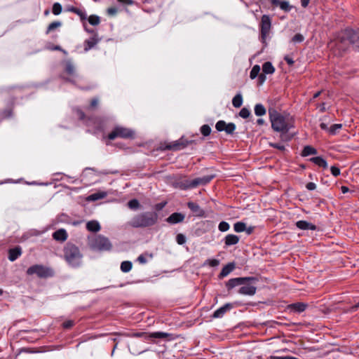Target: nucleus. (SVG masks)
I'll return each instance as SVG.
<instances>
[{"label": "nucleus", "mask_w": 359, "mask_h": 359, "mask_svg": "<svg viewBox=\"0 0 359 359\" xmlns=\"http://www.w3.org/2000/svg\"><path fill=\"white\" fill-rule=\"evenodd\" d=\"M218 131H225L226 134L232 135L236 130V125L233 123H226L224 121H219L215 125Z\"/></svg>", "instance_id": "obj_12"}, {"label": "nucleus", "mask_w": 359, "mask_h": 359, "mask_svg": "<svg viewBox=\"0 0 359 359\" xmlns=\"http://www.w3.org/2000/svg\"><path fill=\"white\" fill-rule=\"evenodd\" d=\"M108 13L110 14V15H114L115 13H116V9L115 8H108Z\"/></svg>", "instance_id": "obj_57"}, {"label": "nucleus", "mask_w": 359, "mask_h": 359, "mask_svg": "<svg viewBox=\"0 0 359 359\" xmlns=\"http://www.w3.org/2000/svg\"><path fill=\"white\" fill-rule=\"evenodd\" d=\"M107 193L105 191H99L97 193H94L88 196L87 200L89 201H95L99 199L104 198L107 196Z\"/></svg>", "instance_id": "obj_27"}, {"label": "nucleus", "mask_w": 359, "mask_h": 359, "mask_svg": "<svg viewBox=\"0 0 359 359\" xmlns=\"http://www.w3.org/2000/svg\"><path fill=\"white\" fill-rule=\"evenodd\" d=\"M65 71H66V72L69 75H70L72 76H76L74 66L72 64V62H70V61H67L66 62V63H65Z\"/></svg>", "instance_id": "obj_30"}, {"label": "nucleus", "mask_w": 359, "mask_h": 359, "mask_svg": "<svg viewBox=\"0 0 359 359\" xmlns=\"http://www.w3.org/2000/svg\"><path fill=\"white\" fill-rule=\"evenodd\" d=\"M310 161L318 165L319 167H322L323 168H327V161L323 158L321 156H316L310 158Z\"/></svg>", "instance_id": "obj_26"}, {"label": "nucleus", "mask_w": 359, "mask_h": 359, "mask_svg": "<svg viewBox=\"0 0 359 359\" xmlns=\"http://www.w3.org/2000/svg\"><path fill=\"white\" fill-rule=\"evenodd\" d=\"M341 124H334L329 129L328 131L331 135H335L337 131L341 128Z\"/></svg>", "instance_id": "obj_42"}, {"label": "nucleus", "mask_w": 359, "mask_h": 359, "mask_svg": "<svg viewBox=\"0 0 359 359\" xmlns=\"http://www.w3.org/2000/svg\"><path fill=\"white\" fill-rule=\"evenodd\" d=\"M233 308V305L230 303H227L222 306V307L217 309L213 315L212 317L215 318H220L224 316V315L228 311H230Z\"/></svg>", "instance_id": "obj_14"}, {"label": "nucleus", "mask_w": 359, "mask_h": 359, "mask_svg": "<svg viewBox=\"0 0 359 359\" xmlns=\"http://www.w3.org/2000/svg\"><path fill=\"white\" fill-rule=\"evenodd\" d=\"M86 229L91 232H97L100 230L101 227L100 223L96 220H91L87 222Z\"/></svg>", "instance_id": "obj_23"}, {"label": "nucleus", "mask_w": 359, "mask_h": 359, "mask_svg": "<svg viewBox=\"0 0 359 359\" xmlns=\"http://www.w3.org/2000/svg\"><path fill=\"white\" fill-rule=\"evenodd\" d=\"M269 115L271 128L276 132L287 133L294 127V120L290 114H280L275 109H269Z\"/></svg>", "instance_id": "obj_1"}, {"label": "nucleus", "mask_w": 359, "mask_h": 359, "mask_svg": "<svg viewBox=\"0 0 359 359\" xmlns=\"http://www.w3.org/2000/svg\"><path fill=\"white\" fill-rule=\"evenodd\" d=\"M208 262H209V264H210L211 266H218V265H219V260L215 259L208 260Z\"/></svg>", "instance_id": "obj_54"}, {"label": "nucleus", "mask_w": 359, "mask_h": 359, "mask_svg": "<svg viewBox=\"0 0 359 359\" xmlns=\"http://www.w3.org/2000/svg\"><path fill=\"white\" fill-rule=\"evenodd\" d=\"M239 115H240V116H241L242 118H248V117H249V116H250V110H249L248 109H247V108H245V107H244V108H243V109L240 111V112H239Z\"/></svg>", "instance_id": "obj_45"}, {"label": "nucleus", "mask_w": 359, "mask_h": 359, "mask_svg": "<svg viewBox=\"0 0 359 359\" xmlns=\"http://www.w3.org/2000/svg\"><path fill=\"white\" fill-rule=\"evenodd\" d=\"M53 237L58 241H65L67 238V233L65 229H59L53 233Z\"/></svg>", "instance_id": "obj_21"}, {"label": "nucleus", "mask_w": 359, "mask_h": 359, "mask_svg": "<svg viewBox=\"0 0 359 359\" xmlns=\"http://www.w3.org/2000/svg\"><path fill=\"white\" fill-rule=\"evenodd\" d=\"M176 241L179 245H183L186 242V238L183 234L179 233L176 236Z\"/></svg>", "instance_id": "obj_47"}, {"label": "nucleus", "mask_w": 359, "mask_h": 359, "mask_svg": "<svg viewBox=\"0 0 359 359\" xmlns=\"http://www.w3.org/2000/svg\"><path fill=\"white\" fill-rule=\"evenodd\" d=\"M189 208L198 217H202L204 215V211L200 206L194 202H189L187 204Z\"/></svg>", "instance_id": "obj_19"}, {"label": "nucleus", "mask_w": 359, "mask_h": 359, "mask_svg": "<svg viewBox=\"0 0 359 359\" xmlns=\"http://www.w3.org/2000/svg\"><path fill=\"white\" fill-rule=\"evenodd\" d=\"M317 153H318V151L314 147H313L310 145H307L304 147L301 155L302 156L305 157V156H308L310 155L317 154Z\"/></svg>", "instance_id": "obj_28"}, {"label": "nucleus", "mask_w": 359, "mask_h": 359, "mask_svg": "<svg viewBox=\"0 0 359 359\" xmlns=\"http://www.w3.org/2000/svg\"><path fill=\"white\" fill-rule=\"evenodd\" d=\"M310 0H301V4L304 8H306L309 4Z\"/></svg>", "instance_id": "obj_59"}, {"label": "nucleus", "mask_w": 359, "mask_h": 359, "mask_svg": "<svg viewBox=\"0 0 359 359\" xmlns=\"http://www.w3.org/2000/svg\"><path fill=\"white\" fill-rule=\"evenodd\" d=\"M262 71L264 74H271L274 72L275 68L271 62H266L262 65Z\"/></svg>", "instance_id": "obj_29"}, {"label": "nucleus", "mask_w": 359, "mask_h": 359, "mask_svg": "<svg viewBox=\"0 0 359 359\" xmlns=\"http://www.w3.org/2000/svg\"><path fill=\"white\" fill-rule=\"evenodd\" d=\"M64 258L72 267H79L81 265L83 255L79 248L74 244L68 243L64 248Z\"/></svg>", "instance_id": "obj_2"}, {"label": "nucleus", "mask_w": 359, "mask_h": 359, "mask_svg": "<svg viewBox=\"0 0 359 359\" xmlns=\"http://www.w3.org/2000/svg\"><path fill=\"white\" fill-rule=\"evenodd\" d=\"M61 25H62V23L60 21H55V22H51L47 28L46 34H49L50 32L61 27Z\"/></svg>", "instance_id": "obj_36"}, {"label": "nucleus", "mask_w": 359, "mask_h": 359, "mask_svg": "<svg viewBox=\"0 0 359 359\" xmlns=\"http://www.w3.org/2000/svg\"><path fill=\"white\" fill-rule=\"evenodd\" d=\"M98 99L97 98H94L91 100V102H90V106L92 107H95L97 104H98Z\"/></svg>", "instance_id": "obj_55"}, {"label": "nucleus", "mask_w": 359, "mask_h": 359, "mask_svg": "<svg viewBox=\"0 0 359 359\" xmlns=\"http://www.w3.org/2000/svg\"><path fill=\"white\" fill-rule=\"evenodd\" d=\"M265 74H261L258 76V81L259 84H262L266 81Z\"/></svg>", "instance_id": "obj_51"}, {"label": "nucleus", "mask_w": 359, "mask_h": 359, "mask_svg": "<svg viewBox=\"0 0 359 359\" xmlns=\"http://www.w3.org/2000/svg\"><path fill=\"white\" fill-rule=\"evenodd\" d=\"M271 27V22L270 17L264 15L261 20V40L262 43H265Z\"/></svg>", "instance_id": "obj_9"}, {"label": "nucleus", "mask_w": 359, "mask_h": 359, "mask_svg": "<svg viewBox=\"0 0 359 359\" xmlns=\"http://www.w3.org/2000/svg\"><path fill=\"white\" fill-rule=\"evenodd\" d=\"M239 237L234 234H228L224 238V243L226 246L236 245L239 242Z\"/></svg>", "instance_id": "obj_20"}, {"label": "nucleus", "mask_w": 359, "mask_h": 359, "mask_svg": "<svg viewBox=\"0 0 359 359\" xmlns=\"http://www.w3.org/2000/svg\"><path fill=\"white\" fill-rule=\"evenodd\" d=\"M306 189L308 190H310V191H312V190H314L316 189V185L315 183L313 182H309L306 186Z\"/></svg>", "instance_id": "obj_52"}, {"label": "nucleus", "mask_w": 359, "mask_h": 359, "mask_svg": "<svg viewBox=\"0 0 359 359\" xmlns=\"http://www.w3.org/2000/svg\"><path fill=\"white\" fill-rule=\"evenodd\" d=\"M285 60L287 62V63L288 65H292V64L294 63L293 60H292V58H290V57H288V56H286V57H285Z\"/></svg>", "instance_id": "obj_58"}, {"label": "nucleus", "mask_w": 359, "mask_h": 359, "mask_svg": "<svg viewBox=\"0 0 359 359\" xmlns=\"http://www.w3.org/2000/svg\"><path fill=\"white\" fill-rule=\"evenodd\" d=\"M254 110L255 115L257 116H264L266 112L265 107L262 104H257Z\"/></svg>", "instance_id": "obj_31"}, {"label": "nucleus", "mask_w": 359, "mask_h": 359, "mask_svg": "<svg viewBox=\"0 0 359 359\" xmlns=\"http://www.w3.org/2000/svg\"><path fill=\"white\" fill-rule=\"evenodd\" d=\"M256 282H257V278L255 281H249L246 282L245 285H241L238 293L243 295L253 296L257 292V287L255 285Z\"/></svg>", "instance_id": "obj_11"}, {"label": "nucleus", "mask_w": 359, "mask_h": 359, "mask_svg": "<svg viewBox=\"0 0 359 359\" xmlns=\"http://www.w3.org/2000/svg\"><path fill=\"white\" fill-rule=\"evenodd\" d=\"M27 273L28 275L36 274L40 278H46L53 275V272L50 269L39 264H35L28 268Z\"/></svg>", "instance_id": "obj_8"}, {"label": "nucleus", "mask_w": 359, "mask_h": 359, "mask_svg": "<svg viewBox=\"0 0 359 359\" xmlns=\"http://www.w3.org/2000/svg\"><path fill=\"white\" fill-rule=\"evenodd\" d=\"M359 41V32L346 29L342 32L340 41L337 44V48L345 50L348 44H354Z\"/></svg>", "instance_id": "obj_5"}, {"label": "nucleus", "mask_w": 359, "mask_h": 359, "mask_svg": "<svg viewBox=\"0 0 359 359\" xmlns=\"http://www.w3.org/2000/svg\"><path fill=\"white\" fill-rule=\"evenodd\" d=\"M273 147L274 148H276L279 150H284L285 149V146L282 144H279V143H275V144H271Z\"/></svg>", "instance_id": "obj_53"}, {"label": "nucleus", "mask_w": 359, "mask_h": 359, "mask_svg": "<svg viewBox=\"0 0 359 359\" xmlns=\"http://www.w3.org/2000/svg\"><path fill=\"white\" fill-rule=\"evenodd\" d=\"M134 132L129 128L117 126L108 135V138L113 140L117 137L121 138H130L133 137Z\"/></svg>", "instance_id": "obj_7"}, {"label": "nucleus", "mask_w": 359, "mask_h": 359, "mask_svg": "<svg viewBox=\"0 0 359 359\" xmlns=\"http://www.w3.org/2000/svg\"><path fill=\"white\" fill-rule=\"evenodd\" d=\"M88 245L94 251L110 250L112 245L110 241L102 235H97L88 238Z\"/></svg>", "instance_id": "obj_4"}, {"label": "nucleus", "mask_w": 359, "mask_h": 359, "mask_svg": "<svg viewBox=\"0 0 359 359\" xmlns=\"http://www.w3.org/2000/svg\"><path fill=\"white\" fill-rule=\"evenodd\" d=\"M100 39L97 36V34H95L93 36L86 39L84 41V50L85 52L88 51L91 48H93L98 42Z\"/></svg>", "instance_id": "obj_15"}, {"label": "nucleus", "mask_w": 359, "mask_h": 359, "mask_svg": "<svg viewBox=\"0 0 359 359\" xmlns=\"http://www.w3.org/2000/svg\"><path fill=\"white\" fill-rule=\"evenodd\" d=\"M320 128H321L323 130H328V129H329V128H327V124H325V123H320Z\"/></svg>", "instance_id": "obj_63"}, {"label": "nucleus", "mask_w": 359, "mask_h": 359, "mask_svg": "<svg viewBox=\"0 0 359 359\" xmlns=\"http://www.w3.org/2000/svg\"><path fill=\"white\" fill-rule=\"evenodd\" d=\"M304 40V36L301 34H296L292 39L293 43H301Z\"/></svg>", "instance_id": "obj_44"}, {"label": "nucleus", "mask_w": 359, "mask_h": 359, "mask_svg": "<svg viewBox=\"0 0 359 359\" xmlns=\"http://www.w3.org/2000/svg\"><path fill=\"white\" fill-rule=\"evenodd\" d=\"M188 141L183 139H180L179 140L174 142L172 144L168 145L167 147L170 149L180 150L186 147L188 145Z\"/></svg>", "instance_id": "obj_17"}, {"label": "nucleus", "mask_w": 359, "mask_h": 359, "mask_svg": "<svg viewBox=\"0 0 359 359\" xmlns=\"http://www.w3.org/2000/svg\"><path fill=\"white\" fill-rule=\"evenodd\" d=\"M137 261L140 263V264H146L147 262V260L145 257V256L144 255H140L138 257H137Z\"/></svg>", "instance_id": "obj_50"}, {"label": "nucleus", "mask_w": 359, "mask_h": 359, "mask_svg": "<svg viewBox=\"0 0 359 359\" xmlns=\"http://www.w3.org/2000/svg\"><path fill=\"white\" fill-rule=\"evenodd\" d=\"M53 13L55 15H57L62 12V6L59 3H55L53 6Z\"/></svg>", "instance_id": "obj_40"}, {"label": "nucleus", "mask_w": 359, "mask_h": 359, "mask_svg": "<svg viewBox=\"0 0 359 359\" xmlns=\"http://www.w3.org/2000/svg\"><path fill=\"white\" fill-rule=\"evenodd\" d=\"M318 108L321 112H323L325 111V103L323 102L322 104H319Z\"/></svg>", "instance_id": "obj_60"}, {"label": "nucleus", "mask_w": 359, "mask_h": 359, "mask_svg": "<svg viewBox=\"0 0 359 359\" xmlns=\"http://www.w3.org/2000/svg\"><path fill=\"white\" fill-rule=\"evenodd\" d=\"M88 22L92 25H97L100 22V20L97 15H92L89 16Z\"/></svg>", "instance_id": "obj_38"}, {"label": "nucleus", "mask_w": 359, "mask_h": 359, "mask_svg": "<svg viewBox=\"0 0 359 359\" xmlns=\"http://www.w3.org/2000/svg\"><path fill=\"white\" fill-rule=\"evenodd\" d=\"M331 173L334 176L337 177L340 175V170L339 168L335 166H332L330 168Z\"/></svg>", "instance_id": "obj_48"}, {"label": "nucleus", "mask_w": 359, "mask_h": 359, "mask_svg": "<svg viewBox=\"0 0 359 359\" xmlns=\"http://www.w3.org/2000/svg\"><path fill=\"white\" fill-rule=\"evenodd\" d=\"M235 268L233 263H229L223 267L222 269L219 276L224 278L227 276Z\"/></svg>", "instance_id": "obj_25"}, {"label": "nucleus", "mask_w": 359, "mask_h": 359, "mask_svg": "<svg viewBox=\"0 0 359 359\" xmlns=\"http://www.w3.org/2000/svg\"><path fill=\"white\" fill-rule=\"evenodd\" d=\"M213 177V175H206L201 177H197L192 180H186L180 182L179 187L182 189L195 188L199 185H205L209 183Z\"/></svg>", "instance_id": "obj_6"}, {"label": "nucleus", "mask_w": 359, "mask_h": 359, "mask_svg": "<svg viewBox=\"0 0 359 359\" xmlns=\"http://www.w3.org/2000/svg\"><path fill=\"white\" fill-rule=\"evenodd\" d=\"M358 308H359V302H358V303H357L355 305L351 307V310L352 311H354L357 310Z\"/></svg>", "instance_id": "obj_62"}, {"label": "nucleus", "mask_w": 359, "mask_h": 359, "mask_svg": "<svg viewBox=\"0 0 359 359\" xmlns=\"http://www.w3.org/2000/svg\"><path fill=\"white\" fill-rule=\"evenodd\" d=\"M280 8L284 11H290L291 9V6L287 1H281L280 4Z\"/></svg>", "instance_id": "obj_46"}, {"label": "nucleus", "mask_w": 359, "mask_h": 359, "mask_svg": "<svg viewBox=\"0 0 359 359\" xmlns=\"http://www.w3.org/2000/svg\"><path fill=\"white\" fill-rule=\"evenodd\" d=\"M230 228L229 223L226 222L222 221L219 224L218 229L220 231L224 232L227 231Z\"/></svg>", "instance_id": "obj_41"}, {"label": "nucleus", "mask_w": 359, "mask_h": 359, "mask_svg": "<svg viewBox=\"0 0 359 359\" xmlns=\"http://www.w3.org/2000/svg\"><path fill=\"white\" fill-rule=\"evenodd\" d=\"M22 253L21 248L20 247H16L15 248L11 249L8 252V259L10 261L13 262L16 260L19 256H20Z\"/></svg>", "instance_id": "obj_22"}, {"label": "nucleus", "mask_w": 359, "mask_h": 359, "mask_svg": "<svg viewBox=\"0 0 359 359\" xmlns=\"http://www.w3.org/2000/svg\"><path fill=\"white\" fill-rule=\"evenodd\" d=\"M243 104V97L241 94H237L232 100V104L236 108H239Z\"/></svg>", "instance_id": "obj_32"}, {"label": "nucleus", "mask_w": 359, "mask_h": 359, "mask_svg": "<svg viewBox=\"0 0 359 359\" xmlns=\"http://www.w3.org/2000/svg\"><path fill=\"white\" fill-rule=\"evenodd\" d=\"M158 220V215L154 212H146L135 215L129 222V225L134 228L148 227L154 225Z\"/></svg>", "instance_id": "obj_3"}, {"label": "nucleus", "mask_w": 359, "mask_h": 359, "mask_svg": "<svg viewBox=\"0 0 359 359\" xmlns=\"http://www.w3.org/2000/svg\"><path fill=\"white\" fill-rule=\"evenodd\" d=\"M201 133L205 137L208 136L211 133V128L208 125H203L201 127Z\"/></svg>", "instance_id": "obj_39"}, {"label": "nucleus", "mask_w": 359, "mask_h": 359, "mask_svg": "<svg viewBox=\"0 0 359 359\" xmlns=\"http://www.w3.org/2000/svg\"><path fill=\"white\" fill-rule=\"evenodd\" d=\"M69 11L77 14L81 20H85L87 18L86 12L77 8L72 7L69 9Z\"/></svg>", "instance_id": "obj_34"}, {"label": "nucleus", "mask_w": 359, "mask_h": 359, "mask_svg": "<svg viewBox=\"0 0 359 359\" xmlns=\"http://www.w3.org/2000/svg\"><path fill=\"white\" fill-rule=\"evenodd\" d=\"M132 266L131 262L124 261L121 264V270L124 273L129 272L132 269Z\"/></svg>", "instance_id": "obj_33"}, {"label": "nucleus", "mask_w": 359, "mask_h": 359, "mask_svg": "<svg viewBox=\"0 0 359 359\" xmlns=\"http://www.w3.org/2000/svg\"><path fill=\"white\" fill-rule=\"evenodd\" d=\"M259 72H260V67L259 65H255L251 71H250V77L252 79H255L257 76H259Z\"/></svg>", "instance_id": "obj_37"}, {"label": "nucleus", "mask_w": 359, "mask_h": 359, "mask_svg": "<svg viewBox=\"0 0 359 359\" xmlns=\"http://www.w3.org/2000/svg\"><path fill=\"white\" fill-rule=\"evenodd\" d=\"M255 280H256L255 277L235 278H231V279L229 280V281L226 284V286L228 288V290H231L236 286L245 285L246 283V282L255 281Z\"/></svg>", "instance_id": "obj_10"}, {"label": "nucleus", "mask_w": 359, "mask_h": 359, "mask_svg": "<svg viewBox=\"0 0 359 359\" xmlns=\"http://www.w3.org/2000/svg\"><path fill=\"white\" fill-rule=\"evenodd\" d=\"M74 325V322L72 320H67L65 322L63 323L62 325H63V327L65 328V329H69L70 327H72Z\"/></svg>", "instance_id": "obj_49"}, {"label": "nucleus", "mask_w": 359, "mask_h": 359, "mask_svg": "<svg viewBox=\"0 0 359 359\" xmlns=\"http://www.w3.org/2000/svg\"><path fill=\"white\" fill-rule=\"evenodd\" d=\"M341 191L345 194V193H347L348 191V188L347 187H341Z\"/></svg>", "instance_id": "obj_64"}, {"label": "nucleus", "mask_w": 359, "mask_h": 359, "mask_svg": "<svg viewBox=\"0 0 359 359\" xmlns=\"http://www.w3.org/2000/svg\"><path fill=\"white\" fill-rule=\"evenodd\" d=\"M128 205L130 209H137L140 206V203L137 200L133 199L128 203Z\"/></svg>", "instance_id": "obj_43"}, {"label": "nucleus", "mask_w": 359, "mask_h": 359, "mask_svg": "<svg viewBox=\"0 0 359 359\" xmlns=\"http://www.w3.org/2000/svg\"><path fill=\"white\" fill-rule=\"evenodd\" d=\"M184 215L180 212H174L171 214L168 218L167 222L170 224H177L182 222L184 219Z\"/></svg>", "instance_id": "obj_16"}, {"label": "nucleus", "mask_w": 359, "mask_h": 359, "mask_svg": "<svg viewBox=\"0 0 359 359\" xmlns=\"http://www.w3.org/2000/svg\"><path fill=\"white\" fill-rule=\"evenodd\" d=\"M233 229L236 232L241 233V232L245 231L246 225L243 222H238L234 224Z\"/></svg>", "instance_id": "obj_35"}, {"label": "nucleus", "mask_w": 359, "mask_h": 359, "mask_svg": "<svg viewBox=\"0 0 359 359\" xmlns=\"http://www.w3.org/2000/svg\"><path fill=\"white\" fill-rule=\"evenodd\" d=\"M169 334L166 332H156L149 334V335L145 332H134L130 334V337H145L148 338H158L162 339L167 337Z\"/></svg>", "instance_id": "obj_13"}, {"label": "nucleus", "mask_w": 359, "mask_h": 359, "mask_svg": "<svg viewBox=\"0 0 359 359\" xmlns=\"http://www.w3.org/2000/svg\"><path fill=\"white\" fill-rule=\"evenodd\" d=\"M306 307H307V305L306 304H304L302 302L294 303V304H292L289 306V308L292 311H293L294 312H297V313H301V312L304 311Z\"/></svg>", "instance_id": "obj_24"}, {"label": "nucleus", "mask_w": 359, "mask_h": 359, "mask_svg": "<svg viewBox=\"0 0 359 359\" xmlns=\"http://www.w3.org/2000/svg\"><path fill=\"white\" fill-rule=\"evenodd\" d=\"M296 226L299 229L302 230H316V225L304 220H300L296 222Z\"/></svg>", "instance_id": "obj_18"}, {"label": "nucleus", "mask_w": 359, "mask_h": 359, "mask_svg": "<svg viewBox=\"0 0 359 359\" xmlns=\"http://www.w3.org/2000/svg\"><path fill=\"white\" fill-rule=\"evenodd\" d=\"M271 3H272V4L273 6H279L280 7V4L281 3V1H279V0H272Z\"/></svg>", "instance_id": "obj_61"}, {"label": "nucleus", "mask_w": 359, "mask_h": 359, "mask_svg": "<svg viewBox=\"0 0 359 359\" xmlns=\"http://www.w3.org/2000/svg\"><path fill=\"white\" fill-rule=\"evenodd\" d=\"M118 2L127 5H130L133 4V0H118Z\"/></svg>", "instance_id": "obj_56"}]
</instances>
